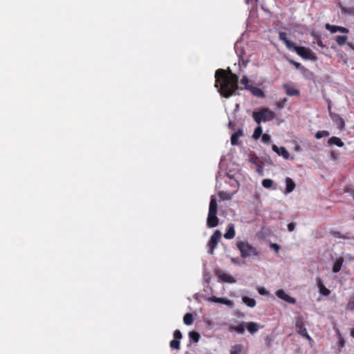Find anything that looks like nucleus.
I'll use <instances>...</instances> for the list:
<instances>
[{"label":"nucleus","instance_id":"obj_1","mask_svg":"<svg viewBox=\"0 0 354 354\" xmlns=\"http://www.w3.org/2000/svg\"><path fill=\"white\" fill-rule=\"evenodd\" d=\"M227 74L225 70L218 69L215 73V87L218 88L220 94L229 97L238 88L239 77L228 68Z\"/></svg>","mask_w":354,"mask_h":354},{"label":"nucleus","instance_id":"obj_2","mask_svg":"<svg viewBox=\"0 0 354 354\" xmlns=\"http://www.w3.org/2000/svg\"><path fill=\"white\" fill-rule=\"evenodd\" d=\"M218 205L216 196L214 195L211 196L208 215L207 218V225L209 228L215 227L218 224V218L217 217Z\"/></svg>","mask_w":354,"mask_h":354},{"label":"nucleus","instance_id":"obj_3","mask_svg":"<svg viewBox=\"0 0 354 354\" xmlns=\"http://www.w3.org/2000/svg\"><path fill=\"white\" fill-rule=\"evenodd\" d=\"M236 245L240 251L241 257L242 258L259 256V252L257 248L250 244L248 241H237Z\"/></svg>","mask_w":354,"mask_h":354},{"label":"nucleus","instance_id":"obj_4","mask_svg":"<svg viewBox=\"0 0 354 354\" xmlns=\"http://www.w3.org/2000/svg\"><path fill=\"white\" fill-rule=\"evenodd\" d=\"M274 117V112L267 108H263L252 113V118L258 124H260L262 122H266L270 121L273 120Z\"/></svg>","mask_w":354,"mask_h":354},{"label":"nucleus","instance_id":"obj_5","mask_svg":"<svg viewBox=\"0 0 354 354\" xmlns=\"http://www.w3.org/2000/svg\"><path fill=\"white\" fill-rule=\"evenodd\" d=\"M221 232L220 230H216L214 234L211 236L207 245L209 247V253L210 254H214V249L217 247V245L221 238Z\"/></svg>","mask_w":354,"mask_h":354},{"label":"nucleus","instance_id":"obj_6","mask_svg":"<svg viewBox=\"0 0 354 354\" xmlns=\"http://www.w3.org/2000/svg\"><path fill=\"white\" fill-rule=\"evenodd\" d=\"M291 50L295 51L299 56L305 59H310L313 57V51L310 49L304 46H297L294 44Z\"/></svg>","mask_w":354,"mask_h":354},{"label":"nucleus","instance_id":"obj_7","mask_svg":"<svg viewBox=\"0 0 354 354\" xmlns=\"http://www.w3.org/2000/svg\"><path fill=\"white\" fill-rule=\"evenodd\" d=\"M295 328L297 332L303 337H306L308 339L311 340V337L308 334L307 330L301 317L296 318Z\"/></svg>","mask_w":354,"mask_h":354},{"label":"nucleus","instance_id":"obj_8","mask_svg":"<svg viewBox=\"0 0 354 354\" xmlns=\"http://www.w3.org/2000/svg\"><path fill=\"white\" fill-rule=\"evenodd\" d=\"M215 274L218 278L219 281L221 282L233 283H235L236 281L233 277L229 275L228 274L223 272L221 270H216Z\"/></svg>","mask_w":354,"mask_h":354},{"label":"nucleus","instance_id":"obj_9","mask_svg":"<svg viewBox=\"0 0 354 354\" xmlns=\"http://www.w3.org/2000/svg\"><path fill=\"white\" fill-rule=\"evenodd\" d=\"M328 111L330 117L333 122H335L338 126L339 129H344L345 127V122L343 118L338 114L331 112L330 106H328Z\"/></svg>","mask_w":354,"mask_h":354},{"label":"nucleus","instance_id":"obj_10","mask_svg":"<svg viewBox=\"0 0 354 354\" xmlns=\"http://www.w3.org/2000/svg\"><path fill=\"white\" fill-rule=\"evenodd\" d=\"M208 301H209L211 302L222 304L226 305L230 307H232L234 305V302L232 300H230V299H228L226 298H223V297H217L216 296H212V297H209L208 299Z\"/></svg>","mask_w":354,"mask_h":354},{"label":"nucleus","instance_id":"obj_11","mask_svg":"<svg viewBox=\"0 0 354 354\" xmlns=\"http://www.w3.org/2000/svg\"><path fill=\"white\" fill-rule=\"evenodd\" d=\"M276 295L279 298L283 299V301H285L288 303L292 304L296 303V299L293 297H291L283 290H278L276 292Z\"/></svg>","mask_w":354,"mask_h":354},{"label":"nucleus","instance_id":"obj_12","mask_svg":"<svg viewBox=\"0 0 354 354\" xmlns=\"http://www.w3.org/2000/svg\"><path fill=\"white\" fill-rule=\"evenodd\" d=\"M272 149L276 153L281 156L284 159L287 160L290 158V153L284 147H278L276 145H273Z\"/></svg>","mask_w":354,"mask_h":354},{"label":"nucleus","instance_id":"obj_13","mask_svg":"<svg viewBox=\"0 0 354 354\" xmlns=\"http://www.w3.org/2000/svg\"><path fill=\"white\" fill-rule=\"evenodd\" d=\"M279 39L281 41H283V43L286 44V48L288 50H292V47H293L295 43H293L292 41H291L290 40H289L287 38L286 32H279Z\"/></svg>","mask_w":354,"mask_h":354},{"label":"nucleus","instance_id":"obj_14","mask_svg":"<svg viewBox=\"0 0 354 354\" xmlns=\"http://www.w3.org/2000/svg\"><path fill=\"white\" fill-rule=\"evenodd\" d=\"M243 324H244V326H245L248 332L251 334H254L259 329V325L256 322H248V323L243 322Z\"/></svg>","mask_w":354,"mask_h":354},{"label":"nucleus","instance_id":"obj_15","mask_svg":"<svg viewBox=\"0 0 354 354\" xmlns=\"http://www.w3.org/2000/svg\"><path fill=\"white\" fill-rule=\"evenodd\" d=\"M283 87L286 89V93L288 96L299 95V91L290 86L288 84H283Z\"/></svg>","mask_w":354,"mask_h":354},{"label":"nucleus","instance_id":"obj_16","mask_svg":"<svg viewBox=\"0 0 354 354\" xmlns=\"http://www.w3.org/2000/svg\"><path fill=\"white\" fill-rule=\"evenodd\" d=\"M326 28L332 33H335L337 31H339L341 32H347V29L346 28L337 26H333V25H330L329 24H326Z\"/></svg>","mask_w":354,"mask_h":354},{"label":"nucleus","instance_id":"obj_17","mask_svg":"<svg viewBox=\"0 0 354 354\" xmlns=\"http://www.w3.org/2000/svg\"><path fill=\"white\" fill-rule=\"evenodd\" d=\"M344 258L339 257L335 259L333 266V272L334 273H337L340 271L342 265L344 263Z\"/></svg>","mask_w":354,"mask_h":354},{"label":"nucleus","instance_id":"obj_18","mask_svg":"<svg viewBox=\"0 0 354 354\" xmlns=\"http://www.w3.org/2000/svg\"><path fill=\"white\" fill-rule=\"evenodd\" d=\"M235 236V230L234 225L231 224L227 226V230L224 234V237L226 239H232Z\"/></svg>","mask_w":354,"mask_h":354},{"label":"nucleus","instance_id":"obj_19","mask_svg":"<svg viewBox=\"0 0 354 354\" xmlns=\"http://www.w3.org/2000/svg\"><path fill=\"white\" fill-rule=\"evenodd\" d=\"M254 96L259 97V98H264L265 97V93L264 92L259 88L256 86H252L249 90Z\"/></svg>","mask_w":354,"mask_h":354},{"label":"nucleus","instance_id":"obj_20","mask_svg":"<svg viewBox=\"0 0 354 354\" xmlns=\"http://www.w3.org/2000/svg\"><path fill=\"white\" fill-rule=\"evenodd\" d=\"M243 135V131L239 129L236 132L231 136V143L232 145H236L239 144L238 139Z\"/></svg>","mask_w":354,"mask_h":354},{"label":"nucleus","instance_id":"obj_21","mask_svg":"<svg viewBox=\"0 0 354 354\" xmlns=\"http://www.w3.org/2000/svg\"><path fill=\"white\" fill-rule=\"evenodd\" d=\"M286 191L287 193L292 192L294 190L295 187V183L289 177H287L286 178Z\"/></svg>","mask_w":354,"mask_h":354},{"label":"nucleus","instance_id":"obj_22","mask_svg":"<svg viewBox=\"0 0 354 354\" xmlns=\"http://www.w3.org/2000/svg\"><path fill=\"white\" fill-rule=\"evenodd\" d=\"M328 143L330 145H335L337 147H342L344 146V142L341 140L340 138H337V137H331L330 138H329L328 140Z\"/></svg>","mask_w":354,"mask_h":354},{"label":"nucleus","instance_id":"obj_23","mask_svg":"<svg viewBox=\"0 0 354 354\" xmlns=\"http://www.w3.org/2000/svg\"><path fill=\"white\" fill-rule=\"evenodd\" d=\"M242 301L245 305L250 308H253L256 306V301L252 298L244 296L242 297Z\"/></svg>","mask_w":354,"mask_h":354},{"label":"nucleus","instance_id":"obj_24","mask_svg":"<svg viewBox=\"0 0 354 354\" xmlns=\"http://www.w3.org/2000/svg\"><path fill=\"white\" fill-rule=\"evenodd\" d=\"M241 84L244 86V88L245 90H250V88L252 86L250 84V80L248 78L246 75H243L241 80Z\"/></svg>","mask_w":354,"mask_h":354},{"label":"nucleus","instance_id":"obj_25","mask_svg":"<svg viewBox=\"0 0 354 354\" xmlns=\"http://www.w3.org/2000/svg\"><path fill=\"white\" fill-rule=\"evenodd\" d=\"M263 129L260 124L257 127L254 131L252 134V138L254 140H258L261 136L262 135Z\"/></svg>","mask_w":354,"mask_h":354},{"label":"nucleus","instance_id":"obj_26","mask_svg":"<svg viewBox=\"0 0 354 354\" xmlns=\"http://www.w3.org/2000/svg\"><path fill=\"white\" fill-rule=\"evenodd\" d=\"M341 12L344 15H354V6L353 7H346L341 6Z\"/></svg>","mask_w":354,"mask_h":354},{"label":"nucleus","instance_id":"obj_27","mask_svg":"<svg viewBox=\"0 0 354 354\" xmlns=\"http://www.w3.org/2000/svg\"><path fill=\"white\" fill-rule=\"evenodd\" d=\"M183 322L185 325L190 326L194 322L193 316L191 313H186L183 317Z\"/></svg>","mask_w":354,"mask_h":354},{"label":"nucleus","instance_id":"obj_28","mask_svg":"<svg viewBox=\"0 0 354 354\" xmlns=\"http://www.w3.org/2000/svg\"><path fill=\"white\" fill-rule=\"evenodd\" d=\"M218 195L221 201L230 200L232 196V194L227 192H219Z\"/></svg>","mask_w":354,"mask_h":354},{"label":"nucleus","instance_id":"obj_29","mask_svg":"<svg viewBox=\"0 0 354 354\" xmlns=\"http://www.w3.org/2000/svg\"><path fill=\"white\" fill-rule=\"evenodd\" d=\"M230 354H243V346L241 345H235L232 347Z\"/></svg>","mask_w":354,"mask_h":354},{"label":"nucleus","instance_id":"obj_30","mask_svg":"<svg viewBox=\"0 0 354 354\" xmlns=\"http://www.w3.org/2000/svg\"><path fill=\"white\" fill-rule=\"evenodd\" d=\"M189 337L195 343H197L201 337L200 334L196 331H191L189 333Z\"/></svg>","mask_w":354,"mask_h":354},{"label":"nucleus","instance_id":"obj_31","mask_svg":"<svg viewBox=\"0 0 354 354\" xmlns=\"http://www.w3.org/2000/svg\"><path fill=\"white\" fill-rule=\"evenodd\" d=\"M319 292L324 296H328L330 293V291L322 283H319Z\"/></svg>","mask_w":354,"mask_h":354},{"label":"nucleus","instance_id":"obj_32","mask_svg":"<svg viewBox=\"0 0 354 354\" xmlns=\"http://www.w3.org/2000/svg\"><path fill=\"white\" fill-rule=\"evenodd\" d=\"M329 136V132L327 131H319L315 133V138L317 139H321L323 137H327Z\"/></svg>","mask_w":354,"mask_h":354},{"label":"nucleus","instance_id":"obj_33","mask_svg":"<svg viewBox=\"0 0 354 354\" xmlns=\"http://www.w3.org/2000/svg\"><path fill=\"white\" fill-rule=\"evenodd\" d=\"M273 185V180L266 178L262 180V185L265 188H270Z\"/></svg>","mask_w":354,"mask_h":354},{"label":"nucleus","instance_id":"obj_34","mask_svg":"<svg viewBox=\"0 0 354 354\" xmlns=\"http://www.w3.org/2000/svg\"><path fill=\"white\" fill-rule=\"evenodd\" d=\"M347 37L346 36L338 35L336 38V42L338 45L342 46L346 43Z\"/></svg>","mask_w":354,"mask_h":354},{"label":"nucleus","instance_id":"obj_35","mask_svg":"<svg viewBox=\"0 0 354 354\" xmlns=\"http://www.w3.org/2000/svg\"><path fill=\"white\" fill-rule=\"evenodd\" d=\"M286 102H287V99L284 97V98L281 99V100H279V102H276L275 106L277 109H281L285 106Z\"/></svg>","mask_w":354,"mask_h":354},{"label":"nucleus","instance_id":"obj_36","mask_svg":"<svg viewBox=\"0 0 354 354\" xmlns=\"http://www.w3.org/2000/svg\"><path fill=\"white\" fill-rule=\"evenodd\" d=\"M170 347L174 349H179L180 348V341L178 339H173L170 342Z\"/></svg>","mask_w":354,"mask_h":354},{"label":"nucleus","instance_id":"obj_37","mask_svg":"<svg viewBox=\"0 0 354 354\" xmlns=\"http://www.w3.org/2000/svg\"><path fill=\"white\" fill-rule=\"evenodd\" d=\"M261 141L264 144H270L271 142V138L268 134L264 133L261 136Z\"/></svg>","mask_w":354,"mask_h":354},{"label":"nucleus","instance_id":"obj_38","mask_svg":"<svg viewBox=\"0 0 354 354\" xmlns=\"http://www.w3.org/2000/svg\"><path fill=\"white\" fill-rule=\"evenodd\" d=\"M346 310H354V297L352 298L346 305Z\"/></svg>","mask_w":354,"mask_h":354},{"label":"nucleus","instance_id":"obj_39","mask_svg":"<svg viewBox=\"0 0 354 354\" xmlns=\"http://www.w3.org/2000/svg\"><path fill=\"white\" fill-rule=\"evenodd\" d=\"M245 328L246 327L244 326L243 322H242L239 326L236 327L235 330L240 333H243Z\"/></svg>","mask_w":354,"mask_h":354},{"label":"nucleus","instance_id":"obj_40","mask_svg":"<svg viewBox=\"0 0 354 354\" xmlns=\"http://www.w3.org/2000/svg\"><path fill=\"white\" fill-rule=\"evenodd\" d=\"M174 339L180 340L182 338V334L179 330H176L174 333Z\"/></svg>","mask_w":354,"mask_h":354},{"label":"nucleus","instance_id":"obj_41","mask_svg":"<svg viewBox=\"0 0 354 354\" xmlns=\"http://www.w3.org/2000/svg\"><path fill=\"white\" fill-rule=\"evenodd\" d=\"M270 247L272 249L274 250V251H275L276 252H279V249H280V246H279L278 244H277V243H270Z\"/></svg>","mask_w":354,"mask_h":354},{"label":"nucleus","instance_id":"obj_42","mask_svg":"<svg viewBox=\"0 0 354 354\" xmlns=\"http://www.w3.org/2000/svg\"><path fill=\"white\" fill-rule=\"evenodd\" d=\"M258 292L261 295H266L267 294V290L264 287H260L258 288Z\"/></svg>","mask_w":354,"mask_h":354},{"label":"nucleus","instance_id":"obj_43","mask_svg":"<svg viewBox=\"0 0 354 354\" xmlns=\"http://www.w3.org/2000/svg\"><path fill=\"white\" fill-rule=\"evenodd\" d=\"M295 229V223H290L288 225V230L290 231V232H292L294 231Z\"/></svg>","mask_w":354,"mask_h":354},{"label":"nucleus","instance_id":"obj_44","mask_svg":"<svg viewBox=\"0 0 354 354\" xmlns=\"http://www.w3.org/2000/svg\"><path fill=\"white\" fill-rule=\"evenodd\" d=\"M290 63L292 64L297 68H299L301 66V64L295 61H290Z\"/></svg>","mask_w":354,"mask_h":354},{"label":"nucleus","instance_id":"obj_45","mask_svg":"<svg viewBox=\"0 0 354 354\" xmlns=\"http://www.w3.org/2000/svg\"><path fill=\"white\" fill-rule=\"evenodd\" d=\"M333 236H335L336 238H342V236H340V233L338 232H333Z\"/></svg>","mask_w":354,"mask_h":354},{"label":"nucleus","instance_id":"obj_46","mask_svg":"<svg viewBox=\"0 0 354 354\" xmlns=\"http://www.w3.org/2000/svg\"><path fill=\"white\" fill-rule=\"evenodd\" d=\"M231 261L234 263V264H237L239 265V261L237 259H235V258H231Z\"/></svg>","mask_w":354,"mask_h":354},{"label":"nucleus","instance_id":"obj_47","mask_svg":"<svg viewBox=\"0 0 354 354\" xmlns=\"http://www.w3.org/2000/svg\"><path fill=\"white\" fill-rule=\"evenodd\" d=\"M257 171L259 174H261V173L262 172V171H263V169H262V167H257Z\"/></svg>","mask_w":354,"mask_h":354},{"label":"nucleus","instance_id":"obj_48","mask_svg":"<svg viewBox=\"0 0 354 354\" xmlns=\"http://www.w3.org/2000/svg\"><path fill=\"white\" fill-rule=\"evenodd\" d=\"M351 335L352 337L354 338V328L352 329L351 333Z\"/></svg>","mask_w":354,"mask_h":354},{"label":"nucleus","instance_id":"obj_49","mask_svg":"<svg viewBox=\"0 0 354 354\" xmlns=\"http://www.w3.org/2000/svg\"><path fill=\"white\" fill-rule=\"evenodd\" d=\"M245 3L248 4L249 3V0H245Z\"/></svg>","mask_w":354,"mask_h":354},{"label":"nucleus","instance_id":"obj_50","mask_svg":"<svg viewBox=\"0 0 354 354\" xmlns=\"http://www.w3.org/2000/svg\"><path fill=\"white\" fill-rule=\"evenodd\" d=\"M321 44H322V41H319L318 42V44H319V45H321Z\"/></svg>","mask_w":354,"mask_h":354},{"label":"nucleus","instance_id":"obj_51","mask_svg":"<svg viewBox=\"0 0 354 354\" xmlns=\"http://www.w3.org/2000/svg\"><path fill=\"white\" fill-rule=\"evenodd\" d=\"M340 344H342V346H344V344L342 342H340Z\"/></svg>","mask_w":354,"mask_h":354},{"label":"nucleus","instance_id":"obj_52","mask_svg":"<svg viewBox=\"0 0 354 354\" xmlns=\"http://www.w3.org/2000/svg\"><path fill=\"white\" fill-rule=\"evenodd\" d=\"M340 344H342V346H344V344L342 342H340Z\"/></svg>","mask_w":354,"mask_h":354}]
</instances>
